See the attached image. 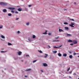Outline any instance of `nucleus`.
I'll use <instances>...</instances> for the list:
<instances>
[{
    "label": "nucleus",
    "instance_id": "nucleus-1",
    "mask_svg": "<svg viewBox=\"0 0 79 79\" xmlns=\"http://www.w3.org/2000/svg\"><path fill=\"white\" fill-rule=\"evenodd\" d=\"M0 5H3V6H6L8 5V4L6 3L2 2H0Z\"/></svg>",
    "mask_w": 79,
    "mask_h": 79
},
{
    "label": "nucleus",
    "instance_id": "nucleus-2",
    "mask_svg": "<svg viewBox=\"0 0 79 79\" xmlns=\"http://www.w3.org/2000/svg\"><path fill=\"white\" fill-rule=\"evenodd\" d=\"M74 24H75V23H71V24L69 25V26L71 27H74V26H73V25H74Z\"/></svg>",
    "mask_w": 79,
    "mask_h": 79
},
{
    "label": "nucleus",
    "instance_id": "nucleus-3",
    "mask_svg": "<svg viewBox=\"0 0 79 79\" xmlns=\"http://www.w3.org/2000/svg\"><path fill=\"white\" fill-rule=\"evenodd\" d=\"M73 44H77V41L76 40H73Z\"/></svg>",
    "mask_w": 79,
    "mask_h": 79
},
{
    "label": "nucleus",
    "instance_id": "nucleus-4",
    "mask_svg": "<svg viewBox=\"0 0 79 79\" xmlns=\"http://www.w3.org/2000/svg\"><path fill=\"white\" fill-rule=\"evenodd\" d=\"M17 53L18 54V55H19V56L21 55V54H22V52L21 51L17 52Z\"/></svg>",
    "mask_w": 79,
    "mask_h": 79
},
{
    "label": "nucleus",
    "instance_id": "nucleus-5",
    "mask_svg": "<svg viewBox=\"0 0 79 79\" xmlns=\"http://www.w3.org/2000/svg\"><path fill=\"white\" fill-rule=\"evenodd\" d=\"M8 9L9 10H13L15 9V8L10 7L8 8Z\"/></svg>",
    "mask_w": 79,
    "mask_h": 79
},
{
    "label": "nucleus",
    "instance_id": "nucleus-6",
    "mask_svg": "<svg viewBox=\"0 0 79 79\" xmlns=\"http://www.w3.org/2000/svg\"><path fill=\"white\" fill-rule=\"evenodd\" d=\"M43 64L44 66H45V67L48 66V65L47 64L45 63H43Z\"/></svg>",
    "mask_w": 79,
    "mask_h": 79
},
{
    "label": "nucleus",
    "instance_id": "nucleus-7",
    "mask_svg": "<svg viewBox=\"0 0 79 79\" xmlns=\"http://www.w3.org/2000/svg\"><path fill=\"white\" fill-rule=\"evenodd\" d=\"M62 45H61L59 47H56V46H54L53 47V48H60V47H62Z\"/></svg>",
    "mask_w": 79,
    "mask_h": 79
},
{
    "label": "nucleus",
    "instance_id": "nucleus-8",
    "mask_svg": "<svg viewBox=\"0 0 79 79\" xmlns=\"http://www.w3.org/2000/svg\"><path fill=\"white\" fill-rule=\"evenodd\" d=\"M18 11H23V10L22 9H21L20 8H19L18 9Z\"/></svg>",
    "mask_w": 79,
    "mask_h": 79
},
{
    "label": "nucleus",
    "instance_id": "nucleus-9",
    "mask_svg": "<svg viewBox=\"0 0 79 79\" xmlns=\"http://www.w3.org/2000/svg\"><path fill=\"white\" fill-rule=\"evenodd\" d=\"M3 11L4 13H6V12H7V10L6 9H4L3 10Z\"/></svg>",
    "mask_w": 79,
    "mask_h": 79
},
{
    "label": "nucleus",
    "instance_id": "nucleus-10",
    "mask_svg": "<svg viewBox=\"0 0 79 79\" xmlns=\"http://www.w3.org/2000/svg\"><path fill=\"white\" fill-rule=\"evenodd\" d=\"M23 11H28V9L26 7H25V9L23 10Z\"/></svg>",
    "mask_w": 79,
    "mask_h": 79
},
{
    "label": "nucleus",
    "instance_id": "nucleus-11",
    "mask_svg": "<svg viewBox=\"0 0 79 79\" xmlns=\"http://www.w3.org/2000/svg\"><path fill=\"white\" fill-rule=\"evenodd\" d=\"M59 32H63V30L62 29H59Z\"/></svg>",
    "mask_w": 79,
    "mask_h": 79
},
{
    "label": "nucleus",
    "instance_id": "nucleus-12",
    "mask_svg": "<svg viewBox=\"0 0 79 79\" xmlns=\"http://www.w3.org/2000/svg\"><path fill=\"white\" fill-rule=\"evenodd\" d=\"M28 39L29 41H30V42H31V38L28 37Z\"/></svg>",
    "mask_w": 79,
    "mask_h": 79
},
{
    "label": "nucleus",
    "instance_id": "nucleus-13",
    "mask_svg": "<svg viewBox=\"0 0 79 79\" xmlns=\"http://www.w3.org/2000/svg\"><path fill=\"white\" fill-rule=\"evenodd\" d=\"M63 56L66 57L67 56V54L66 53H64L63 54Z\"/></svg>",
    "mask_w": 79,
    "mask_h": 79
},
{
    "label": "nucleus",
    "instance_id": "nucleus-14",
    "mask_svg": "<svg viewBox=\"0 0 79 79\" xmlns=\"http://www.w3.org/2000/svg\"><path fill=\"white\" fill-rule=\"evenodd\" d=\"M1 37L2 38V39H5V36L2 35H1Z\"/></svg>",
    "mask_w": 79,
    "mask_h": 79
},
{
    "label": "nucleus",
    "instance_id": "nucleus-15",
    "mask_svg": "<svg viewBox=\"0 0 79 79\" xmlns=\"http://www.w3.org/2000/svg\"><path fill=\"white\" fill-rule=\"evenodd\" d=\"M31 69H27L26 70V71H31Z\"/></svg>",
    "mask_w": 79,
    "mask_h": 79
},
{
    "label": "nucleus",
    "instance_id": "nucleus-16",
    "mask_svg": "<svg viewBox=\"0 0 79 79\" xmlns=\"http://www.w3.org/2000/svg\"><path fill=\"white\" fill-rule=\"evenodd\" d=\"M58 55L59 56H61L62 55L60 53H58Z\"/></svg>",
    "mask_w": 79,
    "mask_h": 79
},
{
    "label": "nucleus",
    "instance_id": "nucleus-17",
    "mask_svg": "<svg viewBox=\"0 0 79 79\" xmlns=\"http://www.w3.org/2000/svg\"><path fill=\"white\" fill-rule=\"evenodd\" d=\"M67 36H72V35L71 34H67Z\"/></svg>",
    "mask_w": 79,
    "mask_h": 79
},
{
    "label": "nucleus",
    "instance_id": "nucleus-18",
    "mask_svg": "<svg viewBox=\"0 0 79 79\" xmlns=\"http://www.w3.org/2000/svg\"><path fill=\"white\" fill-rule=\"evenodd\" d=\"M47 31H46L43 33V34H47Z\"/></svg>",
    "mask_w": 79,
    "mask_h": 79
},
{
    "label": "nucleus",
    "instance_id": "nucleus-19",
    "mask_svg": "<svg viewBox=\"0 0 79 79\" xmlns=\"http://www.w3.org/2000/svg\"><path fill=\"white\" fill-rule=\"evenodd\" d=\"M7 52V51H1V53H5L6 52Z\"/></svg>",
    "mask_w": 79,
    "mask_h": 79
},
{
    "label": "nucleus",
    "instance_id": "nucleus-20",
    "mask_svg": "<svg viewBox=\"0 0 79 79\" xmlns=\"http://www.w3.org/2000/svg\"><path fill=\"white\" fill-rule=\"evenodd\" d=\"M68 42H73V40H68Z\"/></svg>",
    "mask_w": 79,
    "mask_h": 79
},
{
    "label": "nucleus",
    "instance_id": "nucleus-21",
    "mask_svg": "<svg viewBox=\"0 0 79 79\" xmlns=\"http://www.w3.org/2000/svg\"><path fill=\"white\" fill-rule=\"evenodd\" d=\"M64 29H66L67 30H68V29H69V28L68 27H64Z\"/></svg>",
    "mask_w": 79,
    "mask_h": 79
},
{
    "label": "nucleus",
    "instance_id": "nucleus-22",
    "mask_svg": "<svg viewBox=\"0 0 79 79\" xmlns=\"http://www.w3.org/2000/svg\"><path fill=\"white\" fill-rule=\"evenodd\" d=\"M30 24V23L29 22H28L27 23H26V24L27 26H29Z\"/></svg>",
    "mask_w": 79,
    "mask_h": 79
},
{
    "label": "nucleus",
    "instance_id": "nucleus-23",
    "mask_svg": "<svg viewBox=\"0 0 79 79\" xmlns=\"http://www.w3.org/2000/svg\"><path fill=\"white\" fill-rule=\"evenodd\" d=\"M8 16H12V14H11L9 13L8 14Z\"/></svg>",
    "mask_w": 79,
    "mask_h": 79
},
{
    "label": "nucleus",
    "instance_id": "nucleus-24",
    "mask_svg": "<svg viewBox=\"0 0 79 79\" xmlns=\"http://www.w3.org/2000/svg\"><path fill=\"white\" fill-rule=\"evenodd\" d=\"M18 59V57H16L14 58V59L15 60H17Z\"/></svg>",
    "mask_w": 79,
    "mask_h": 79
},
{
    "label": "nucleus",
    "instance_id": "nucleus-25",
    "mask_svg": "<svg viewBox=\"0 0 79 79\" xmlns=\"http://www.w3.org/2000/svg\"><path fill=\"white\" fill-rule=\"evenodd\" d=\"M69 58H73V56L72 55H70L69 56Z\"/></svg>",
    "mask_w": 79,
    "mask_h": 79
},
{
    "label": "nucleus",
    "instance_id": "nucleus-26",
    "mask_svg": "<svg viewBox=\"0 0 79 79\" xmlns=\"http://www.w3.org/2000/svg\"><path fill=\"white\" fill-rule=\"evenodd\" d=\"M12 45V44H11V43H8V45Z\"/></svg>",
    "mask_w": 79,
    "mask_h": 79
},
{
    "label": "nucleus",
    "instance_id": "nucleus-27",
    "mask_svg": "<svg viewBox=\"0 0 79 79\" xmlns=\"http://www.w3.org/2000/svg\"><path fill=\"white\" fill-rule=\"evenodd\" d=\"M36 37V36H35V35H33V39H35Z\"/></svg>",
    "mask_w": 79,
    "mask_h": 79
},
{
    "label": "nucleus",
    "instance_id": "nucleus-28",
    "mask_svg": "<svg viewBox=\"0 0 79 79\" xmlns=\"http://www.w3.org/2000/svg\"><path fill=\"white\" fill-rule=\"evenodd\" d=\"M45 55H46V56H44V58H47V56H48V54H45Z\"/></svg>",
    "mask_w": 79,
    "mask_h": 79
},
{
    "label": "nucleus",
    "instance_id": "nucleus-29",
    "mask_svg": "<svg viewBox=\"0 0 79 79\" xmlns=\"http://www.w3.org/2000/svg\"><path fill=\"white\" fill-rule=\"evenodd\" d=\"M3 28V25H0V29H2Z\"/></svg>",
    "mask_w": 79,
    "mask_h": 79
},
{
    "label": "nucleus",
    "instance_id": "nucleus-30",
    "mask_svg": "<svg viewBox=\"0 0 79 79\" xmlns=\"http://www.w3.org/2000/svg\"><path fill=\"white\" fill-rule=\"evenodd\" d=\"M33 5H28V7H31V6H32Z\"/></svg>",
    "mask_w": 79,
    "mask_h": 79
},
{
    "label": "nucleus",
    "instance_id": "nucleus-31",
    "mask_svg": "<svg viewBox=\"0 0 79 79\" xmlns=\"http://www.w3.org/2000/svg\"><path fill=\"white\" fill-rule=\"evenodd\" d=\"M53 52L54 53H57V51H53Z\"/></svg>",
    "mask_w": 79,
    "mask_h": 79
},
{
    "label": "nucleus",
    "instance_id": "nucleus-32",
    "mask_svg": "<svg viewBox=\"0 0 79 79\" xmlns=\"http://www.w3.org/2000/svg\"><path fill=\"white\" fill-rule=\"evenodd\" d=\"M64 24H68V23L67 22H64Z\"/></svg>",
    "mask_w": 79,
    "mask_h": 79
},
{
    "label": "nucleus",
    "instance_id": "nucleus-33",
    "mask_svg": "<svg viewBox=\"0 0 79 79\" xmlns=\"http://www.w3.org/2000/svg\"><path fill=\"white\" fill-rule=\"evenodd\" d=\"M37 61V60H34V61H33V63H35V62H36Z\"/></svg>",
    "mask_w": 79,
    "mask_h": 79
},
{
    "label": "nucleus",
    "instance_id": "nucleus-34",
    "mask_svg": "<svg viewBox=\"0 0 79 79\" xmlns=\"http://www.w3.org/2000/svg\"><path fill=\"white\" fill-rule=\"evenodd\" d=\"M38 52H40V53H42V52L41 51V50H38Z\"/></svg>",
    "mask_w": 79,
    "mask_h": 79
},
{
    "label": "nucleus",
    "instance_id": "nucleus-35",
    "mask_svg": "<svg viewBox=\"0 0 79 79\" xmlns=\"http://www.w3.org/2000/svg\"><path fill=\"white\" fill-rule=\"evenodd\" d=\"M69 70H70V67H69V68L67 69V71L68 72L69 71Z\"/></svg>",
    "mask_w": 79,
    "mask_h": 79
},
{
    "label": "nucleus",
    "instance_id": "nucleus-36",
    "mask_svg": "<svg viewBox=\"0 0 79 79\" xmlns=\"http://www.w3.org/2000/svg\"><path fill=\"white\" fill-rule=\"evenodd\" d=\"M70 45H71V46H73V45H74V44H73V43H71V44H70Z\"/></svg>",
    "mask_w": 79,
    "mask_h": 79
},
{
    "label": "nucleus",
    "instance_id": "nucleus-37",
    "mask_svg": "<svg viewBox=\"0 0 79 79\" xmlns=\"http://www.w3.org/2000/svg\"><path fill=\"white\" fill-rule=\"evenodd\" d=\"M15 13L16 14H18V11H15Z\"/></svg>",
    "mask_w": 79,
    "mask_h": 79
},
{
    "label": "nucleus",
    "instance_id": "nucleus-38",
    "mask_svg": "<svg viewBox=\"0 0 79 79\" xmlns=\"http://www.w3.org/2000/svg\"><path fill=\"white\" fill-rule=\"evenodd\" d=\"M70 21H74V19H70Z\"/></svg>",
    "mask_w": 79,
    "mask_h": 79
},
{
    "label": "nucleus",
    "instance_id": "nucleus-39",
    "mask_svg": "<svg viewBox=\"0 0 79 79\" xmlns=\"http://www.w3.org/2000/svg\"><path fill=\"white\" fill-rule=\"evenodd\" d=\"M59 38V36H58L57 37H55V39H58Z\"/></svg>",
    "mask_w": 79,
    "mask_h": 79
},
{
    "label": "nucleus",
    "instance_id": "nucleus-40",
    "mask_svg": "<svg viewBox=\"0 0 79 79\" xmlns=\"http://www.w3.org/2000/svg\"><path fill=\"white\" fill-rule=\"evenodd\" d=\"M69 74H71V73H72V71H70L69 72Z\"/></svg>",
    "mask_w": 79,
    "mask_h": 79
},
{
    "label": "nucleus",
    "instance_id": "nucleus-41",
    "mask_svg": "<svg viewBox=\"0 0 79 79\" xmlns=\"http://www.w3.org/2000/svg\"><path fill=\"white\" fill-rule=\"evenodd\" d=\"M17 33L19 34V33H20V31H17Z\"/></svg>",
    "mask_w": 79,
    "mask_h": 79
},
{
    "label": "nucleus",
    "instance_id": "nucleus-42",
    "mask_svg": "<svg viewBox=\"0 0 79 79\" xmlns=\"http://www.w3.org/2000/svg\"><path fill=\"white\" fill-rule=\"evenodd\" d=\"M51 33H48V35H51Z\"/></svg>",
    "mask_w": 79,
    "mask_h": 79
},
{
    "label": "nucleus",
    "instance_id": "nucleus-43",
    "mask_svg": "<svg viewBox=\"0 0 79 79\" xmlns=\"http://www.w3.org/2000/svg\"><path fill=\"white\" fill-rule=\"evenodd\" d=\"M11 12L12 13H14V12H15L14 11H13V10H11Z\"/></svg>",
    "mask_w": 79,
    "mask_h": 79
},
{
    "label": "nucleus",
    "instance_id": "nucleus-44",
    "mask_svg": "<svg viewBox=\"0 0 79 79\" xmlns=\"http://www.w3.org/2000/svg\"><path fill=\"white\" fill-rule=\"evenodd\" d=\"M19 19V18H17L15 19V20H18Z\"/></svg>",
    "mask_w": 79,
    "mask_h": 79
},
{
    "label": "nucleus",
    "instance_id": "nucleus-45",
    "mask_svg": "<svg viewBox=\"0 0 79 79\" xmlns=\"http://www.w3.org/2000/svg\"><path fill=\"white\" fill-rule=\"evenodd\" d=\"M40 71H41L42 72H44V70H41Z\"/></svg>",
    "mask_w": 79,
    "mask_h": 79
},
{
    "label": "nucleus",
    "instance_id": "nucleus-46",
    "mask_svg": "<svg viewBox=\"0 0 79 79\" xmlns=\"http://www.w3.org/2000/svg\"><path fill=\"white\" fill-rule=\"evenodd\" d=\"M48 47L49 48H51V47H50V46L48 45Z\"/></svg>",
    "mask_w": 79,
    "mask_h": 79
},
{
    "label": "nucleus",
    "instance_id": "nucleus-47",
    "mask_svg": "<svg viewBox=\"0 0 79 79\" xmlns=\"http://www.w3.org/2000/svg\"><path fill=\"white\" fill-rule=\"evenodd\" d=\"M76 55V53H73V55Z\"/></svg>",
    "mask_w": 79,
    "mask_h": 79
},
{
    "label": "nucleus",
    "instance_id": "nucleus-48",
    "mask_svg": "<svg viewBox=\"0 0 79 79\" xmlns=\"http://www.w3.org/2000/svg\"><path fill=\"white\" fill-rule=\"evenodd\" d=\"M26 56H29V55H26Z\"/></svg>",
    "mask_w": 79,
    "mask_h": 79
},
{
    "label": "nucleus",
    "instance_id": "nucleus-49",
    "mask_svg": "<svg viewBox=\"0 0 79 79\" xmlns=\"http://www.w3.org/2000/svg\"><path fill=\"white\" fill-rule=\"evenodd\" d=\"M56 42H60V41L59 40H56Z\"/></svg>",
    "mask_w": 79,
    "mask_h": 79
},
{
    "label": "nucleus",
    "instance_id": "nucleus-50",
    "mask_svg": "<svg viewBox=\"0 0 79 79\" xmlns=\"http://www.w3.org/2000/svg\"><path fill=\"white\" fill-rule=\"evenodd\" d=\"M25 77H27V76H25Z\"/></svg>",
    "mask_w": 79,
    "mask_h": 79
},
{
    "label": "nucleus",
    "instance_id": "nucleus-51",
    "mask_svg": "<svg viewBox=\"0 0 79 79\" xmlns=\"http://www.w3.org/2000/svg\"><path fill=\"white\" fill-rule=\"evenodd\" d=\"M64 11H65V10H67V9H64Z\"/></svg>",
    "mask_w": 79,
    "mask_h": 79
},
{
    "label": "nucleus",
    "instance_id": "nucleus-52",
    "mask_svg": "<svg viewBox=\"0 0 79 79\" xmlns=\"http://www.w3.org/2000/svg\"><path fill=\"white\" fill-rule=\"evenodd\" d=\"M54 42H56V40H53Z\"/></svg>",
    "mask_w": 79,
    "mask_h": 79
},
{
    "label": "nucleus",
    "instance_id": "nucleus-53",
    "mask_svg": "<svg viewBox=\"0 0 79 79\" xmlns=\"http://www.w3.org/2000/svg\"><path fill=\"white\" fill-rule=\"evenodd\" d=\"M1 40H2L3 41H5V40H2V39H1Z\"/></svg>",
    "mask_w": 79,
    "mask_h": 79
},
{
    "label": "nucleus",
    "instance_id": "nucleus-54",
    "mask_svg": "<svg viewBox=\"0 0 79 79\" xmlns=\"http://www.w3.org/2000/svg\"><path fill=\"white\" fill-rule=\"evenodd\" d=\"M74 75H76V73H74Z\"/></svg>",
    "mask_w": 79,
    "mask_h": 79
},
{
    "label": "nucleus",
    "instance_id": "nucleus-55",
    "mask_svg": "<svg viewBox=\"0 0 79 79\" xmlns=\"http://www.w3.org/2000/svg\"><path fill=\"white\" fill-rule=\"evenodd\" d=\"M17 7H20V6H17Z\"/></svg>",
    "mask_w": 79,
    "mask_h": 79
},
{
    "label": "nucleus",
    "instance_id": "nucleus-56",
    "mask_svg": "<svg viewBox=\"0 0 79 79\" xmlns=\"http://www.w3.org/2000/svg\"><path fill=\"white\" fill-rule=\"evenodd\" d=\"M69 78H71V77L70 76H69Z\"/></svg>",
    "mask_w": 79,
    "mask_h": 79
},
{
    "label": "nucleus",
    "instance_id": "nucleus-57",
    "mask_svg": "<svg viewBox=\"0 0 79 79\" xmlns=\"http://www.w3.org/2000/svg\"><path fill=\"white\" fill-rule=\"evenodd\" d=\"M69 53H71V52H69Z\"/></svg>",
    "mask_w": 79,
    "mask_h": 79
},
{
    "label": "nucleus",
    "instance_id": "nucleus-58",
    "mask_svg": "<svg viewBox=\"0 0 79 79\" xmlns=\"http://www.w3.org/2000/svg\"><path fill=\"white\" fill-rule=\"evenodd\" d=\"M1 50H4V49H3V48H2V49H1Z\"/></svg>",
    "mask_w": 79,
    "mask_h": 79
},
{
    "label": "nucleus",
    "instance_id": "nucleus-59",
    "mask_svg": "<svg viewBox=\"0 0 79 79\" xmlns=\"http://www.w3.org/2000/svg\"><path fill=\"white\" fill-rule=\"evenodd\" d=\"M21 61H22V62H23V61L22 60H21Z\"/></svg>",
    "mask_w": 79,
    "mask_h": 79
},
{
    "label": "nucleus",
    "instance_id": "nucleus-60",
    "mask_svg": "<svg viewBox=\"0 0 79 79\" xmlns=\"http://www.w3.org/2000/svg\"><path fill=\"white\" fill-rule=\"evenodd\" d=\"M74 4H76V3L74 2Z\"/></svg>",
    "mask_w": 79,
    "mask_h": 79
},
{
    "label": "nucleus",
    "instance_id": "nucleus-61",
    "mask_svg": "<svg viewBox=\"0 0 79 79\" xmlns=\"http://www.w3.org/2000/svg\"><path fill=\"white\" fill-rule=\"evenodd\" d=\"M5 70H6V69H4Z\"/></svg>",
    "mask_w": 79,
    "mask_h": 79
},
{
    "label": "nucleus",
    "instance_id": "nucleus-62",
    "mask_svg": "<svg viewBox=\"0 0 79 79\" xmlns=\"http://www.w3.org/2000/svg\"><path fill=\"white\" fill-rule=\"evenodd\" d=\"M22 1H24V0H21Z\"/></svg>",
    "mask_w": 79,
    "mask_h": 79
},
{
    "label": "nucleus",
    "instance_id": "nucleus-63",
    "mask_svg": "<svg viewBox=\"0 0 79 79\" xmlns=\"http://www.w3.org/2000/svg\"><path fill=\"white\" fill-rule=\"evenodd\" d=\"M78 57H79V56H78Z\"/></svg>",
    "mask_w": 79,
    "mask_h": 79
},
{
    "label": "nucleus",
    "instance_id": "nucleus-64",
    "mask_svg": "<svg viewBox=\"0 0 79 79\" xmlns=\"http://www.w3.org/2000/svg\"><path fill=\"white\" fill-rule=\"evenodd\" d=\"M78 79H79V78Z\"/></svg>",
    "mask_w": 79,
    "mask_h": 79
}]
</instances>
